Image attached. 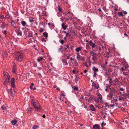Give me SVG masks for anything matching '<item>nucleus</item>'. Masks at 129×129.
<instances>
[{
  "instance_id": "nucleus-1",
  "label": "nucleus",
  "mask_w": 129,
  "mask_h": 129,
  "mask_svg": "<svg viewBox=\"0 0 129 129\" xmlns=\"http://www.w3.org/2000/svg\"><path fill=\"white\" fill-rule=\"evenodd\" d=\"M14 55L16 59L19 61H21L23 58V54L19 52H15Z\"/></svg>"
},
{
  "instance_id": "nucleus-2",
  "label": "nucleus",
  "mask_w": 129,
  "mask_h": 129,
  "mask_svg": "<svg viewBox=\"0 0 129 129\" xmlns=\"http://www.w3.org/2000/svg\"><path fill=\"white\" fill-rule=\"evenodd\" d=\"M31 103L36 109L37 110H39L41 108L39 105L38 102L37 100H32Z\"/></svg>"
},
{
  "instance_id": "nucleus-3",
  "label": "nucleus",
  "mask_w": 129,
  "mask_h": 129,
  "mask_svg": "<svg viewBox=\"0 0 129 129\" xmlns=\"http://www.w3.org/2000/svg\"><path fill=\"white\" fill-rule=\"evenodd\" d=\"M4 76H5L7 78L4 83V84H7L8 83L10 79V76L8 73L5 71L4 72Z\"/></svg>"
},
{
  "instance_id": "nucleus-4",
  "label": "nucleus",
  "mask_w": 129,
  "mask_h": 129,
  "mask_svg": "<svg viewBox=\"0 0 129 129\" xmlns=\"http://www.w3.org/2000/svg\"><path fill=\"white\" fill-rule=\"evenodd\" d=\"M88 43L90 46L92 47V49L96 47V45H95L94 43H93L92 41L91 40L89 41L88 42Z\"/></svg>"
},
{
  "instance_id": "nucleus-5",
  "label": "nucleus",
  "mask_w": 129,
  "mask_h": 129,
  "mask_svg": "<svg viewBox=\"0 0 129 129\" xmlns=\"http://www.w3.org/2000/svg\"><path fill=\"white\" fill-rule=\"evenodd\" d=\"M111 100L112 103V102H113L115 104H116L117 101V97L116 96H115L113 97H111Z\"/></svg>"
},
{
  "instance_id": "nucleus-6",
  "label": "nucleus",
  "mask_w": 129,
  "mask_h": 129,
  "mask_svg": "<svg viewBox=\"0 0 129 129\" xmlns=\"http://www.w3.org/2000/svg\"><path fill=\"white\" fill-rule=\"evenodd\" d=\"M110 94L113 96L114 95L115 93V90L113 88H110Z\"/></svg>"
},
{
  "instance_id": "nucleus-7",
  "label": "nucleus",
  "mask_w": 129,
  "mask_h": 129,
  "mask_svg": "<svg viewBox=\"0 0 129 129\" xmlns=\"http://www.w3.org/2000/svg\"><path fill=\"white\" fill-rule=\"evenodd\" d=\"M15 79L14 78H12L11 79V84L12 87L13 88H15Z\"/></svg>"
},
{
  "instance_id": "nucleus-8",
  "label": "nucleus",
  "mask_w": 129,
  "mask_h": 129,
  "mask_svg": "<svg viewBox=\"0 0 129 129\" xmlns=\"http://www.w3.org/2000/svg\"><path fill=\"white\" fill-rule=\"evenodd\" d=\"M10 92V94L11 96L13 97H14L15 96V92L13 90H12L11 89L9 90Z\"/></svg>"
},
{
  "instance_id": "nucleus-9",
  "label": "nucleus",
  "mask_w": 129,
  "mask_h": 129,
  "mask_svg": "<svg viewBox=\"0 0 129 129\" xmlns=\"http://www.w3.org/2000/svg\"><path fill=\"white\" fill-rule=\"evenodd\" d=\"M100 127L99 125L97 124H96L93 126V129H100Z\"/></svg>"
},
{
  "instance_id": "nucleus-10",
  "label": "nucleus",
  "mask_w": 129,
  "mask_h": 129,
  "mask_svg": "<svg viewBox=\"0 0 129 129\" xmlns=\"http://www.w3.org/2000/svg\"><path fill=\"white\" fill-rule=\"evenodd\" d=\"M90 109L92 111H95V109L94 106L92 104H91L90 106Z\"/></svg>"
},
{
  "instance_id": "nucleus-11",
  "label": "nucleus",
  "mask_w": 129,
  "mask_h": 129,
  "mask_svg": "<svg viewBox=\"0 0 129 129\" xmlns=\"http://www.w3.org/2000/svg\"><path fill=\"white\" fill-rule=\"evenodd\" d=\"M16 31L18 32H17V33L18 35H20V36H22V32L20 30L17 29V31H16Z\"/></svg>"
},
{
  "instance_id": "nucleus-12",
  "label": "nucleus",
  "mask_w": 129,
  "mask_h": 129,
  "mask_svg": "<svg viewBox=\"0 0 129 129\" xmlns=\"http://www.w3.org/2000/svg\"><path fill=\"white\" fill-rule=\"evenodd\" d=\"M92 84L93 86L96 89H97L99 87V86L98 84L96 85L95 84L93 83Z\"/></svg>"
},
{
  "instance_id": "nucleus-13",
  "label": "nucleus",
  "mask_w": 129,
  "mask_h": 129,
  "mask_svg": "<svg viewBox=\"0 0 129 129\" xmlns=\"http://www.w3.org/2000/svg\"><path fill=\"white\" fill-rule=\"evenodd\" d=\"M16 71V65L14 64L13 65V68L12 72L13 73H14Z\"/></svg>"
},
{
  "instance_id": "nucleus-14",
  "label": "nucleus",
  "mask_w": 129,
  "mask_h": 129,
  "mask_svg": "<svg viewBox=\"0 0 129 129\" xmlns=\"http://www.w3.org/2000/svg\"><path fill=\"white\" fill-rule=\"evenodd\" d=\"M96 54H94L92 55V60H93L94 61H95L96 59Z\"/></svg>"
},
{
  "instance_id": "nucleus-15",
  "label": "nucleus",
  "mask_w": 129,
  "mask_h": 129,
  "mask_svg": "<svg viewBox=\"0 0 129 129\" xmlns=\"http://www.w3.org/2000/svg\"><path fill=\"white\" fill-rule=\"evenodd\" d=\"M98 97V99L100 100H101L102 99V95L99 93H98L97 94Z\"/></svg>"
},
{
  "instance_id": "nucleus-16",
  "label": "nucleus",
  "mask_w": 129,
  "mask_h": 129,
  "mask_svg": "<svg viewBox=\"0 0 129 129\" xmlns=\"http://www.w3.org/2000/svg\"><path fill=\"white\" fill-rule=\"evenodd\" d=\"M92 70L93 71V72H96L98 71V69L96 68L95 66H94L93 67Z\"/></svg>"
},
{
  "instance_id": "nucleus-17",
  "label": "nucleus",
  "mask_w": 129,
  "mask_h": 129,
  "mask_svg": "<svg viewBox=\"0 0 129 129\" xmlns=\"http://www.w3.org/2000/svg\"><path fill=\"white\" fill-rule=\"evenodd\" d=\"M82 49V48L81 47H78L76 48L75 50L76 52H79L81 51Z\"/></svg>"
},
{
  "instance_id": "nucleus-18",
  "label": "nucleus",
  "mask_w": 129,
  "mask_h": 129,
  "mask_svg": "<svg viewBox=\"0 0 129 129\" xmlns=\"http://www.w3.org/2000/svg\"><path fill=\"white\" fill-rule=\"evenodd\" d=\"M21 23L22 24V26H25L26 24V23L25 22V21H21Z\"/></svg>"
},
{
  "instance_id": "nucleus-19",
  "label": "nucleus",
  "mask_w": 129,
  "mask_h": 129,
  "mask_svg": "<svg viewBox=\"0 0 129 129\" xmlns=\"http://www.w3.org/2000/svg\"><path fill=\"white\" fill-rule=\"evenodd\" d=\"M62 28H63L64 30H65L67 27V26L65 25L64 23H63L62 24Z\"/></svg>"
},
{
  "instance_id": "nucleus-20",
  "label": "nucleus",
  "mask_w": 129,
  "mask_h": 129,
  "mask_svg": "<svg viewBox=\"0 0 129 129\" xmlns=\"http://www.w3.org/2000/svg\"><path fill=\"white\" fill-rule=\"evenodd\" d=\"M43 59V58L42 57H39L37 59V61L38 62H39Z\"/></svg>"
},
{
  "instance_id": "nucleus-21",
  "label": "nucleus",
  "mask_w": 129,
  "mask_h": 129,
  "mask_svg": "<svg viewBox=\"0 0 129 129\" xmlns=\"http://www.w3.org/2000/svg\"><path fill=\"white\" fill-rule=\"evenodd\" d=\"M43 35L46 38H47L48 37V33L47 32H44L43 34Z\"/></svg>"
},
{
  "instance_id": "nucleus-22",
  "label": "nucleus",
  "mask_w": 129,
  "mask_h": 129,
  "mask_svg": "<svg viewBox=\"0 0 129 129\" xmlns=\"http://www.w3.org/2000/svg\"><path fill=\"white\" fill-rule=\"evenodd\" d=\"M78 56H77V58L78 60H80L81 58V56L79 55V53H77Z\"/></svg>"
},
{
  "instance_id": "nucleus-23",
  "label": "nucleus",
  "mask_w": 129,
  "mask_h": 129,
  "mask_svg": "<svg viewBox=\"0 0 129 129\" xmlns=\"http://www.w3.org/2000/svg\"><path fill=\"white\" fill-rule=\"evenodd\" d=\"M3 56L4 57H6L7 56V52H4L2 54Z\"/></svg>"
},
{
  "instance_id": "nucleus-24",
  "label": "nucleus",
  "mask_w": 129,
  "mask_h": 129,
  "mask_svg": "<svg viewBox=\"0 0 129 129\" xmlns=\"http://www.w3.org/2000/svg\"><path fill=\"white\" fill-rule=\"evenodd\" d=\"M5 24V23L4 22H3L2 23V24L1 26V27L3 29L4 27V25Z\"/></svg>"
},
{
  "instance_id": "nucleus-25",
  "label": "nucleus",
  "mask_w": 129,
  "mask_h": 129,
  "mask_svg": "<svg viewBox=\"0 0 129 129\" xmlns=\"http://www.w3.org/2000/svg\"><path fill=\"white\" fill-rule=\"evenodd\" d=\"M11 123L13 125H14L16 124V122L15 120H12L11 121Z\"/></svg>"
},
{
  "instance_id": "nucleus-26",
  "label": "nucleus",
  "mask_w": 129,
  "mask_h": 129,
  "mask_svg": "<svg viewBox=\"0 0 129 129\" xmlns=\"http://www.w3.org/2000/svg\"><path fill=\"white\" fill-rule=\"evenodd\" d=\"M28 37H32V33L31 31H29L28 35Z\"/></svg>"
},
{
  "instance_id": "nucleus-27",
  "label": "nucleus",
  "mask_w": 129,
  "mask_h": 129,
  "mask_svg": "<svg viewBox=\"0 0 129 129\" xmlns=\"http://www.w3.org/2000/svg\"><path fill=\"white\" fill-rule=\"evenodd\" d=\"M12 25L14 27H15V22L14 21L12 20L11 22Z\"/></svg>"
},
{
  "instance_id": "nucleus-28",
  "label": "nucleus",
  "mask_w": 129,
  "mask_h": 129,
  "mask_svg": "<svg viewBox=\"0 0 129 129\" xmlns=\"http://www.w3.org/2000/svg\"><path fill=\"white\" fill-rule=\"evenodd\" d=\"M1 109L3 110H6V107L5 105H3L1 107Z\"/></svg>"
},
{
  "instance_id": "nucleus-29",
  "label": "nucleus",
  "mask_w": 129,
  "mask_h": 129,
  "mask_svg": "<svg viewBox=\"0 0 129 129\" xmlns=\"http://www.w3.org/2000/svg\"><path fill=\"white\" fill-rule=\"evenodd\" d=\"M124 98L121 96H119L118 99L119 100H124Z\"/></svg>"
},
{
  "instance_id": "nucleus-30",
  "label": "nucleus",
  "mask_w": 129,
  "mask_h": 129,
  "mask_svg": "<svg viewBox=\"0 0 129 129\" xmlns=\"http://www.w3.org/2000/svg\"><path fill=\"white\" fill-rule=\"evenodd\" d=\"M73 89L74 90L77 91L78 90V88L77 87L74 86V88Z\"/></svg>"
},
{
  "instance_id": "nucleus-31",
  "label": "nucleus",
  "mask_w": 129,
  "mask_h": 129,
  "mask_svg": "<svg viewBox=\"0 0 129 129\" xmlns=\"http://www.w3.org/2000/svg\"><path fill=\"white\" fill-rule=\"evenodd\" d=\"M118 15L119 16H123V13L122 12H119L118 13Z\"/></svg>"
},
{
  "instance_id": "nucleus-32",
  "label": "nucleus",
  "mask_w": 129,
  "mask_h": 129,
  "mask_svg": "<svg viewBox=\"0 0 129 129\" xmlns=\"http://www.w3.org/2000/svg\"><path fill=\"white\" fill-rule=\"evenodd\" d=\"M25 30L24 31V34L26 35L27 34L26 33V32H27L28 30V29L27 28H25Z\"/></svg>"
},
{
  "instance_id": "nucleus-33",
  "label": "nucleus",
  "mask_w": 129,
  "mask_h": 129,
  "mask_svg": "<svg viewBox=\"0 0 129 129\" xmlns=\"http://www.w3.org/2000/svg\"><path fill=\"white\" fill-rule=\"evenodd\" d=\"M108 96L110 98V99L111 100V97H113L114 96L110 94L108 95Z\"/></svg>"
},
{
  "instance_id": "nucleus-34",
  "label": "nucleus",
  "mask_w": 129,
  "mask_h": 129,
  "mask_svg": "<svg viewBox=\"0 0 129 129\" xmlns=\"http://www.w3.org/2000/svg\"><path fill=\"white\" fill-rule=\"evenodd\" d=\"M115 105V104H112V105H109V108L110 107H113V106H114Z\"/></svg>"
},
{
  "instance_id": "nucleus-35",
  "label": "nucleus",
  "mask_w": 129,
  "mask_h": 129,
  "mask_svg": "<svg viewBox=\"0 0 129 129\" xmlns=\"http://www.w3.org/2000/svg\"><path fill=\"white\" fill-rule=\"evenodd\" d=\"M60 42L61 43L62 45H63L64 44V41L62 39L60 41Z\"/></svg>"
},
{
  "instance_id": "nucleus-36",
  "label": "nucleus",
  "mask_w": 129,
  "mask_h": 129,
  "mask_svg": "<svg viewBox=\"0 0 129 129\" xmlns=\"http://www.w3.org/2000/svg\"><path fill=\"white\" fill-rule=\"evenodd\" d=\"M86 100H87L88 102H89L90 101L92 100V98L91 97H90L89 98V99H86Z\"/></svg>"
},
{
  "instance_id": "nucleus-37",
  "label": "nucleus",
  "mask_w": 129,
  "mask_h": 129,
  "mask_svg": "<svg viewBox=\"0 0 129 129\" xmlns=\"http://www.w3.org/2000/svg\"><path fill=\"white\" fill-rule=\"evenodd\" d=\"M38 127L37 126H36V125L34 126L33 127V129H36L37 128H38Z\"/></svg>"
},
{
  "instance_id": "nucleus-38",
  "label": "nucleus",
  "mask_w": 129,
  "mask_h": 129,
  "mask_svg": "<svg viewBox=\"0 0 129 129\" xmlns=\"http://www.w3.org/2000/svg\"><path fill=\"white\" fill-rule=\"evenodd\" d=\"M101 66L103 67V68H106V65L105 64H102Z\"/></svg>"
},
{
  "instance_id": "nucleus-39",
  "label": "nucleus",
  "mask_w": 129,
  "mask_h": 129,
  "mask_svg": "<svg viewBox=\"0 0 129 129\" xmlns=\"http://www.w3.org/2000/svg\"><path fill=\"white\" fill-rule=\"evenodd\" d=\"M63 62L65 63V65H68V63L67 62V61L66 60H64L63 61Z\"/></svg>"
},
{
  "instance_id": "nucleus-40",
  "label": "nucleus",
  "mask_w": 129,
  "mask_h": 129,
  "mask_svg": "<svg viewBox=\"0 0 129 129\" xmlns=\"http://www.w3.org/2000/svg\"><path fill=\"white\" fill-rule=\"evenodd\" d=\"M34 86V84L33 83H31V85L30 86V89H33V86Z\"/></svg>"
},
{
  "instance_id": "nucleus-41",
  "label": "nucleus",
  "mask_w": 129,
  "mask_h": 129,
  "mask_svg": "<svg viewBox=\"0 0 129 129\" xmlns=\"http://www.w3.org/2000/svg\"><path fill=\"white\" fill-rule=\"evenodd\" d=\"M4 18V16L3 15H1L0 16V18L1 19H3Z\"/></svg>"
},
{
  "instance_id": "nucleus-42",
  "label": "nucleus",
  "mask_w": 129,
  "mask_h": 129,
  "mask_svg": "<svg viewBox=\"0 0 129 129\" xmlns=\"http://www.w3.org/2000/svg\"><path fill=\"white\" fill-rule=\"evenodd\" d=\"M41 41L43 42H46V41L45 40V39L44 38H42L41 39Z\"/></svg>"
},
{
  "instance_id": "nucleus-43",
  "label": "nucleus",
  "mask_w": 129,
  "mask_h": 129,
  "mask_svg": "<svg viewBox=\"0 0 129 129\" xmlns=\"http://www.w3.org/2000/svg\"><path fill=\"white\" fill-rule=\"evenodd\" d=\"M90 53L91 54H92V55L94 54H96L95 53H94L93 51H91L90 52Z\"/></svg>"
},
{
  "instance_id": "nucleus-44",
  "label": "nucleus",
  "mask_w": 129,
  "mask_h": 129,
  "mask_svg": "<svg viewBox=\"0 0 129 129\" xmlns=\"http://www.w3.org/2000/svg\"><path fill=\"white\" fill-rule=\"evenodd\" d=\"M94 73V74L93 75V76L95 77L97 75V73L96 72H93Z\"/></svg>"
},
{
  "instance_id": "nucleus-45",
  "label": "nucleus",
  "mask_w": 129,
  "mask_h": 129,
  "mask_svg": "<svg viewBox=\"0 0 129 129\" xmlns=\"http://www.w3.org/2000/svg\"><path fill=\"white\" fill-rule=\"evenodd\" d=\"M105 105L106 107H108L109 108V105H108V103H106L105 104Z\"/></svg>"
},
{
  "instance_id": "nucleus-46",
  "label": "nucleus",
  "mask_w": 129,
  "mask_h": 129,
  "mask_svg": "<svg viewBox=\"0 0 129 129\" xmlns=\"http://www.w3.org/2000/svg\"><path fill=\"white\" fill-rule=\"evenodd\" d=\"M63 49V48L62 47L60 48H59L58 50V52H61V50Z\"/></svg>"
},
{
  "instance_id": "nucleus-47",
  "label": "nucleus",
  "mask_w": 129,
  "mask_h": 129,
  "mask_svg": "<svg viewBox=\"0 0 129 129\" xmlns=\"http://www.w3.org/2000/svg\"><path fill=\"white\" fill-rule=\"evenodd\" d=\"M43 31L44 29H43L41 28L40 29L39 31L40 32H43Z\"/></svg>"
},
{
  "instance_id": "nucleus-48",
  "label": "nucleus",
  "mask_w": 129,
  "mask_h": 129,
  "mask_svg": "<svg viewBox=\"0 0 129 129\" xmlns=\"http://www.w3.org/2000/svg\"><path fill=\"white\" fill-rule=\"evenodd\" d=\"M120 70H122V71H124V70H125L124 68L123 67H122V68H120Z\"/></svg>"
},
{
  "instance_id": "nucleus-49",
  "label": "nucleus",
  "mask_w": 129,
  "mask_h": 129,
  "mask_svg": "<svg viewBox=\"0 0 129 129\" xmlns=\"http://www.w3.org/2000/svg\"><path fill=\"white\" fill-rule=\"evenodd\" d=\"M114 81L115 82H118V80L117 79H115L114 80Z\"/></svg>"
},
{
  "instance_id": "nucleus-50",
  "label": "nucleus",
  "mask_w": 129,
  "mask_h": 129,
  "mask_svg": "<svg viewBox=\"0 0 129 129\" xmlns=\"http://www.w3.org/2000/svg\"><path fill=\"white\" fill-rule=\"evenodd\" d=\"M34 21V20L33 19L30 20H29V21L30 22H32Z\"/></svg>"
},
{
  "instance_id": "nucleus-51",
  "label": "nucleus",
  "mask_w": 129,
  "mask_h": 129,
  "mask_svg": "<svg viewBox=\"0 0 129 129\" xmlns=\"http://www.w3.org/2000/svg\"><path fill=\"white\" fill-rule=\"evenodd\" d=\"M70 56V55H68V56H67V59H69V57Z\"/></svg>"
},
{
  "instance_id": "nucleus-52",
  "label": "nucleus",
  "mask_w": 129,
  "mask_h": 129,
  "mask_svg": "<svg viewBox=\"0 0 129 129\" xmlns=\"http://www.w3.org/2000/svg\"><path fill=\"white\" fill-rule=\"evenodd\" d=\"M56 90L59 91H60V89L58 87H57L56 88Z\"/></svg>"
},
{
  "instance_id": "nucleus-53",
  "label": "nucleus",
  "mask_w": 129,
  "mask_h": 129,
  "mask_svg": "<svg viewBox=\"0 0 129 129\" xmlns=\"http://www.w3.org/2000/svg\"><path fill=\"white\" fill-rule=\"evenodd\" d=\"M73 73L75 74V73H76V71L75 70H73Z\"/></svg>"
},
{
  "instance_id": "nucleus-54",
  "label": "nucleus",
  "mask_w": 129,
  "mask_h": 129,
  "mask_svg": "<svg viewBox=\"0 0 129 129\" xmlns=\"http://www.w3.org/2000/svg\"><path fill=\"white\" fill-rule=\"evenodd\" d=\"M124 13L125 15L127 14V12H126V11H124Z\"/></svg>"
},
{
  "instance_id": "nucleus-55",
  "label": "nucleus",
  "mask_w": 129,
  "mask_h": 129,
  "mask_svg": "<svg viewBox=\"0 0 129 129\" xmlns=\"http://www.w3.org/2000/svg\"><path fill=\"white\" fill-rule=\"evenodd\" d=\"M6 31H5L4 32V34L5 35H6Z\"/></svg>"
},
{
  "instance_id": "nucleus-56",
  "label": "nucleus",
  "mask_w": 129,
  "mask_h": 129,
  "mask_svg": "<svg viewBox=\"0 0 129 129\" xmlns=\"http://www.w3.org/2000/svg\"><path fill=\"white\" fill-rule=\"evenodd\" d=\"M103 10H105L106 9V7H104L103 8Z\"/></svg>"
},
{
  "instance_id": "nucleus-57",
  "label": "nucleus",
  "mask_w": 129,
  "mask_h": 129,
  "mask_svg": "<svg viewBox=\"0 0 129 129\" xmlns=\"http://www.w3.org/2000/svg\"><path fill=\"white\" fill-rule=\"evenodd\" d=\"M70 60H71L72 61H72L73 60H74V59L72 58V57H71L70 58Z\"/></svg>"
},
{
  "instance_id": "nucleus-58",
  "label": "nucleus",
  "mask_w": 129,
  "mask_h": 129,
  "mask_svg": "<svg viewBox=\"0 0 129 129\" xmlns=\"http://www.w3.org/2000/svg\"><path fill=\"white\" fill-rule=\"evenodd\" d=\"M66 37L69 34V33H66Z\"/></svg>"
},
{
  "instance_id": "nucleus-59",
  "label": "nucleus",
  "mask_w": 129,
  "mask_h": 129,
  "mask_svg": "<svg viewBox=\"0 0 129 129\" xmlns=\"http://www.w3.org/2000/svg\"><path fill=\"white\" fill-rule=\"evenodd\" d=\"M124 35L125 36H128V35L126 33H125L124 34Z\"/></svg>"
},
{
  "instance_id": "nucleus-60",
  "label": "nucleus",
  "mask_w": 129,
  "mask_h": 129,
  "mask_svg": "<svg viewBox=\"0 0 129 129\" xmlns=\"http://www.w3.org/2000/svg\"><path fill=\"white\" fill-rule=\"evenodd\" d=\"M45 115H44L42 116L44 118H45Z\"/></svg>"
},
{
  "instance_id": "nucleus-61",
  "label": "nucleus",
  "mask_w": 129,
  "mask_h": 129,
  "mask_svg": "<svg viewBox=\"0 0 129 129\" xmlns=\"http://www.w3.org/2000/svg\"><path fill=\"white\" fill-rule=\"evenodd\" d=\"M120 90L121 91H123V89L122 88H121L120 89Z\"/></svg>"
},
{
  "instance_id": "nucleus-62",
  "label": "nucleus",
  "mask_w": 129,
  "mask_h": 129,
  "mask_svg": "<svg viewBox=\"0 0 129 129\" xmlns=\"http://www.w3.org/2000/svg\"><path fill=\"white\" fill-rule=\"evenodd\" d=\"M98 10H99V11H100L101 12V9H100V8H99V9H98Z\"/></svg>"
},
{
  "instance_id": "nucleus-63",
  "label": "nucleus",
  "mask_w": 129,
  "mask_h": 129,
  "mask_svg": "<svg viewBox=\"0 0 129 129\" xmlns=\"http://www.w3.org/2000/svg\"><path fill=\"white\" fill-rule=\"evenodd\" d=\"M108 62L107 61H105V64L106 65L107 64Z\"/></svg>"
},
{
  "instance_id": "nucleus-64",
  "label": "nucleus",
  "mask_w": 129,
  "mask_h": 129,
  "mask_svg": "<svg viewBox=\"0 0 129 129\" xmlns=\"http://www.w3.org/2000/svg\"><path fill=\"white\" fill-rule=\"evenodd\" d=\"M84 72L85 73H86L87 72V70H85L84 71Z\"/></svg>"
}]
</instances>
